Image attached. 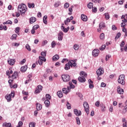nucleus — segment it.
I'll return each instance as SVG.
<instances>
[{"mask_svg": "<svg viewBox=\"0 0 127 127\" xmlns=\"http://www.w3.org/2000/svg\"><path fill=\"white\" fill-rule=\"evenodd\" d=\"M17 10L18 12L20 13L24 14L26 12V10H27V7H26V5L21 3L18 5Z\"/></svg>", "mask_w": 127, "mask_h": 127, "instance_id": "nucleus-1", "label": "nucleus"}, {"mask_svg": "<svg viewBox=\"0 0 127 127\" xmlns=\"http://www.w3.org/2000/svg\"><path fill=\"white\" fill-rule=\"evenodd\" d=\"M118 83H119V84H121V85H123L124 86L125 84V75L124 74L120 75L118 80Z\"/></svg>", "mask_w": 127, "mask_h": 127, "instance_id": "nucleus-2", "label": "nucleus"}, {"mask_svg": "<svg viewBox=\"0 0 127 127\" xmlns=\"http://www.w3.org/2000/svg\"><path fill=\"white\" fill-rule=\"evenodd\" d=\"M11 97L14 98V93H13V92H11L10 94L6 95L5 98L6 100H7V102H11Z\"/></svg>", "mask_w": 127, "mask_h": 127, "instance_id": "nucleus-3", "label": "nucleus"}, {"mask_svg": "<svg viewBox=\"0 0 127 127\" xmlns=\"http://www.w3.org/2000/svg\"><path fill=\"white\" fill-rule=\"evenodd\" d=\"M62 79L64 82H69L70 81V76L68 74H63Z\"/></svg>", "mask_w": 127, "mask_h": 127, "instance_id": "nucleus-4", "label": "nucleus"}, {"mask_svg": "<svg viewBox=\"0 0 127 127\" xmlns=\"http://www.w3.org/2000/svg\"><path fill=\"white\" fill-rule=\"evenodd\" d=\"M39 59V60H38V63L40 65H42L43 62H46V59L44 57L40 56Z\"/></svg>", "mask_w": 127, "mask_h": 127, "instance_id": "nucleus-5", "label": "nucleus"}, {"mask_svg": "<svg viewBox=\"0 0 127 127\" xmlns=\"http://www.w3.org/2000/svg\"><path fill=\"white\" fill-rule=\"evenodd\" d=\"M83 107L84 108L85 111L87 115H89V104L87 102H84L83 103Z\"/></svg>", "mask_w": 127, "mask_h": 127, "instance_id": "nucleus-6", "label": "nucleus"}, {"mask_svg": "<svg viewBox=\"0 0 127 127\" xmlns=\"http://www.w3.org/2000/svg\"><path fill=\"white\" fill-rule=\"evenodd\" d=\"M99 53H100V51H99V49H95L92 51V55L94 57L98 56Z\"/></svg>", "mask_w": 127, "mask_h": 127, "instance_id": "nucleus-7", "label": "nucleus"}, {"mask_svg": "<svg viewBox=\"0 0 127 127\" xmlns=\"http://www.w3.org/2000/svg\"><path fill=\"white\" fill-rule=\"evenodd\" d=\"M96 73L98 76H101V75H103V74H104V68H99L96 71Z\"/></svg>", "mask_w": 127, "mask_h": 127, "instance_id": "nucleus-8", "label": "nucleus"}, {"mask_svg": "<svg viewBox=\"0 0 127 127\" xmlns=\"http://www.w3.org/2000/svg\"><path fill=\"white\" fill-rule=\"evenodd\" d=\"M63 35H64V33L62 32H60L58 34V38L59 41H62L63 40Z\"/></svg>", "mask_w": 127, "mask_h": 127, "instance_id": "nucleus-9", "label": "nucleus"}, {"mask_svg": "<svg viewBox=\"0 0 127 127\" xmlns=\"http://www.w3.org/2000/svg\"><path fill=\"white\" fill-rule=\"evenodd\" d=\"M74 114L77 117H80V116L82 115V112L80 110H78L77 109H74Z\"/></svg>", "mask_w": 127, "mask_h": 127, "instance_id": "nucleus-10", "label": "nucleus"}, {"mask_svg": "<svg viewBox=\"0 0 127 127\" xmlns=\"http://www.w3.org/2000/svg\"><path fill=\"white\" fill-rule=\"evenodd\" d=\"M61 28L62 30H63V32H64V33H67V32H68V31H69V30L70 29L69 27L65 28V27H64V26H61Z\"/></svg>", "mask_w": 127, "mask_h": 127, "instance_id": "nucleus-11", "label": "nucleus"}, {"mask_svg": "<svg viewBox=\"0 0 127 127\" xmlns=\"http://www.w3.org/2000/svg\"><path fill=\"white\" fill-rule=\"evenodd\" d=\"M117 92L120 95H123L124 94V89L121 88L120 86L117 87Z\"/></svg>", "mask_w": 127, "mask_h": 127, "instance_id": "nucleus-12", "label": "nucleus"}, {"mask_svg": "<svg viewBox=\"0 0 127 127\" xmlns=\"http://www.w3.org/2000/svg\"><path fill=\"white\" fill-rule=\"evenodd\" d=\"M71 65H72V62H68V64H66L65 65L64 69L66 70H69V69H70V66H71Z\"/></svg>", "mask_w": 127, "mask_h": 127, "instance_id": "nucleus-13", "label": "nucleus"}, {"mask_svg": "<svg viewBox=\"0 0 127 127\" xmlns=\"http://www.w3.org/2000/svg\"><path fill=\"white\" fill-rule=\"evenodd\" d=\"M36 21V18L35 17H32L29 18V23L31 24H32V23H34Z\"/></svg>", "mask_w": 127, "mask_h": 127, "instance_id": "nucleus-14", "label": "nucleus"}, {"mask_svg": "<svg viewBox=\"0 0 127 127\" xmlns=\"http://www.w3.org/2000/svg\"><path fill=\"white\" fill-rule=\"evenodd\" d=\"M42 86L41 85H38L37 86V88L38 89V91H37V90H35V94H39V93H40V92H41V90H42Z\"/></svg>", "mask_w": 127, "mask_h": 127, "instance_id": "nucleus-15", "label": "nucleus"}, {"mask_svg": "<svg viewBox=\"0 0 127 127\" xmlns=\"http://www.w3.org/2000/svg\"><path fill=\"white\" fill-rule=\"evenodd\" d=\"M78 81L80 82V83H84V82H86V79L84 76H79L78 77Z\"/></svg>", "mask_w": 127, "mask_h": 127, "instance_id": "nucleus-16", "label": "nucleus"}, {"mask_svg": "<svg viewBox=\"0 0 127 127\" xmlns=\"http://www.w3.org/2000/svg\"><path fill=\"white\" fill-rule=\"evenodd\" d=\"M81 18L83 21H87L88 20V17H87L85 14H81Z\"/></svg>", "mask_w": 127, "mask_h": 127, "instance_id": "nucleus-17", "label": "nucleus"}, {"mask_svg": "<svg viewBox=\"0 0 127 127\" xmlns=\"http://www.w3.org/2000/svg\"><path fill=\"white\" fill-rule=\"evenodd\" d=\"M20 71L21 72H22V73H24V72H25L26 71V70H27V65H25L23 66H22L20 68Z\"/></svg>", "mask_w": 127, "mask_h": 127, "instance_id": "nucleus-18", "label": "nucleus"}, {"mask_svg": "<svg viewBox=\"0 0 127 127\" xmlns=\"http://www.w3.org/2000/svg\"><path fill=\"white\" fill-rule=\"evenodd\" d=\"M7 62L9 65L12 66V65H14L15 61H14V59H10V60H8Z\"/></svg>", "mask_w": 127, "mask_h": 127, "instance_id": "nucleus-19", "label": "nucleus"}, {"mask_svg": "<svg viewBox=\"0 0 127 127\" xmlns=\"http://www.w3.org/2000/svg\"><path fill=\"white\" fill-rule=\"evenodd\" d=\"M42 109V105L39 103L36 104V110L37 111H40Z\"/></svg>", "mask_w": 127, "mask_h": 127, "instance_id": "nucleus-20", "label": "nucleus"}, {"mask_svg": "<svg viewBox=\"0 0 127 127\" xmlns=\"http://www.w3.org/2000/svg\"><path fill=\"white\" fill-rule=\"evenodd\" d=\"M59 55H55L53 57V61H57V60H59Z\"/></svg>", "mask_w": 127, "mask_h": 127, "instance_id": "nucleus-21", "label": "nucleus"}, {"mask_svg": "<svg viewBox=\"0 0 127 127\" xmlns=\"http://www.w3.org/2000/svg\"><path fill=\"white\" fill-rule=\"evenodd\" d=\"M44 104H45L46 107H47V108H48V107H49V106H50V101L48 100H46L45 101Z\"/></svg>", "mask_w": 127, "mask_h": 127, "instance_id": "nucleus-22", "label": "nucleus"}, {"mask_svg": "<svg viewBox=\"0 0 127 127\" xmlns=\"http://www.w3.org/2000/svg\"><path fill=\"white\" fill-rule=\"evenodd\" d=\"M57 95H58L59 98H62V97H63V93L61 91H58L57 93Z\"/></svg>", "mask_w": 127, "mask_h": 127, "instance_id": "nucleus-23", "label": "nucleus"}, {"mask_svg": "<svg viewBox=\"0 0 127 127\" xmlns=\"http://www.w3.org/2000/svg\"><path fill=\"white\" fill-rule=\"evenodd\" d=\"M99 28L103 29L105 27H106V26H105V22H102L99 24Z\"/></svg>", "mask_w": 127, "mask_h": 127, "instance_id": "nucleus-24", "label": "nucleus"}, {"mask_svg": "<svg viewBox=\"0 0 127 127\" xmlns=\"http://www.w3.org/2000/svg\"><path fill=\"white\" fill-rule=\"evenodd\" d=\"M127 112V104H125V106L122 111V114H125Z\"/></svg>", "mask_w": 127, "mask_h": 127, "instance_id": "nucleus-25", "label": "nucleus"}, {"mask_svg": "<svg viewBox=\"0 0 127 127\" xmlns=\"http://www.w3.org/2000/svg\"><path fill=\"white\" fill-rule=\"evenodd\" d=\"M61 4L60 1H58L54 4L55 7H58Z\"/></svg>", "mask_w": 127, "mask_h": 127, "instance_id": "nucleus-26", "label": "nucleus"}, {"mask_svg": "<svg viewBox=\"0 0 127 127\" xmlns=\"http://www.w3.org/2000/svg\"><path fill=\"white\" fill-rule=\"evenodd\" d=\"M104 15L105 16V18L106 19V20L110 19V14H109V13H104Z\"/></svg>", "mask_w": 127, "mask_h": 127, "instance_id": "nucleus-27", "label": "nucleus"}, {"mask_svg": "<svg viewBox=\"0 0 127 127\" xmlns=\"http://www.w3.org/2000/svg\"><path fill=\"white\" fill-rule=\"evenodd\" d=\"M43 21L45 24H47V15H45L43 17Z\"/></svg>", "mask_w": 127, "mask_h": 127, "instance_id": "nucleus-28", "label": "nucleus"}, {"mask_svg": "<svg viewBox=\"0 0 127 127\" xmlns=\"http://www.w3.org/2000/svg\"><path fill=\"white\" fill-rule=\"evenodd\" d=\"M28 6L29 8H31V7L32 8H34L35 6V4L34 3H28Z\"/></svg>", "mask_w": 127, "mask_h": 127, "instance_id": "nucleus-29", "label": "nucleus"}, {"mask_svg": "<svg viewBox=\"0 0 127 127\" xmlns=\"http://www.w3.org/2000/svg\"><path fill=\"white\" fill-rule=\"evenodd\" d=\"M87 7L88 8H90V9L93 8V6H94V4H93L92 2H90L88 4H87Z\"/></svg>", "mask_w": 127, "mask_h": 127, "instance_id": "nucleus-30", "label": "nucleus"}, {"mask_svg": "<svg viewBox=\"0 0 127 127\" xmlns=\"http://www.w3.org/2000/svg\"><path fill=\"white\" fill-rule=\"evenodd\" d=\"M2 126L3 127H11V124H10V123H4L3 124Z\"/></svg>", "mask_w": 127, "mask_h": 127, "instance_id": "nucleus-31", "label": "nucleus"}, {"mask_svg": "<svg viewBox=\"0 0 127 127\" xmlns=\"http://www.w3.org/2000/svg\"><path fill=\"white\" fill-rule=\"evenodd\" d=\"M80 75L81 77H87V73H86V72H85L84 71H81L80 73Z\"/></svg>", "mask_w": 127, "mask_h": 127, "instance_id": "nucleus-32", "label": "nucleus"}, {"mask_svg": "<svg viewBox=\"0 0 127 127\" xmlns=\"http://www.w3.org/2000/svg\"><path fill=\"white\" fill-rule=\"evenodd\" d=\"M46 56V51L44 52H42L41 53V57H45Z\"/></svg>", "mask_w": 127, "mask_h": 127, "instance_id": "nucleus-33", "label": "nucleus"}, {"mask_svg": "<svg viewBox=\"0 0 127 127\" xmlns=\"http://www.w3.org/2000/svg\"><path fill=\"white\" fill-rule=\"evenodd\" d=\"M63 92L64 94H67V93H69V91L67 90V88H63Z\"/></svg>", "mask_w": 127, "mask_h": 127, "instance_id": "nucleus-34", "label": "nucleus"}, {"mask_svg": "<svg viewBox=\"0 0 127 127\" xmlns=\"http://www.w3.org/2000/svg\"><path fill=\"white\" fill-rule=\"evenodd\" d=\"M121 37V33H118L115 37V40L119 39Z\"/></svg>", "mask_w": 127, "mask_h": 127, "instance_id": "nucleus-35", "label": "nucleus"}, {"mask_svg": "<svg viewBox=\"0 0 127 127\" xmlns=\"http://www.w3.org/2000/svg\"><path fill=\"white\" fill-rule=\"evenodd\" d=\"M16 37H17V35L16 34H13L11 37V39L13 40V39L16 40Z\"/></svg>", "mask_w": 127, "mask_h": 127, "instance_id": "nucleus-36", "label": "nucleus"}, {"mask_svg": "<svg viewBox=\"0 0 127 127\" xmlns=\"http://www.w3.org/2000/svg\"><path fill=\"white\" fill-rule=\"evenodd\" d=\"M20 31V28L19 27H17L15 29V33H18L19 31Z\"/></svg>", "mask_w": 127, "mask_h": 127, "instance_id": "nucleus-37", "label": "nucleus"}, {"mask_svg": "<svg viewBox=\"0 0 127 127\" xmlns=\"http://www.w3.org/2000/svg\"><path fill=\"white\" fill-rule=\"evenodd\" d=\"M76 123L77 125H81V122L80 121V118H79V117H76Z\"/></svg>", "mask_w": 127, "mask_h": 127, "instance_id": "nucleus-38", "label": "nucleus"}, {"mask_svg": "<svg viewBox=\"0 0 127 127\" xmlns=\"http://www.w3.org/2000/svg\"><path fill=\"white\" fill-rule=\"evenodd\" d=\"M46 98L47 99V100H51V96H50V94H47L46 95Z\"/></svg>", "mask_w": 127, "mask_h": 127, "instance_id": "nucleus-39", "label": "nucleus"}, {"mask_svg": "<svg viewBox=\"0 0 127 127\" xmlns=\"http://www.w3.org/2000/svg\"><path fill=\"white\" fill-rule=\"evenodd\" d=\"M100 107H101L102 109L101 110L102 112H105V110L106 109V107H105V105L104 104L100 105Z\"/></svg>", "mask_w": 127, "mask_h": 127, "instance_id": "nucleus-40", "label": "nucleus"}, {"mask_svg": "<svg viewBox=\"0 0 127 127\" xmlns=\"http://www.w3.org/2000/svg\"><path fill=\"white\" fill-rule=\"evenodd\" d=\"M100 38L101 39V40H103V39H105V34L102 33L101 34L100 36Z\"/></svg>", "mask_w": 127, "mask_h": 127, "instance_id": "nucleus-41", "label": "nucleus"}, {"mask_svg": "<svg viewBox=\"0 0 127 127\" xmlns=\"http://www.w3.org/2000/svg\"><path fill=\"white\" fill-rule=\"evenodd\" d=\"M12 73H13V71H12V70H10V71H7L6 72L7 76H9V75H10V74H12Z\"/></svg>", "mask_w": 127, "mask_h": 127, "instance_id": "nucleus-42", "label": "nucleus"}, {"mask_svg": "<svg viewBox=\"0 0 127 127\" xmlns=\"http://www.w3.org/2000/svg\"><path fill=\"white\" fill-rule=\"evenodd\" d=\"M66 107L68 110L71 109V104H70L68 102H67Z\"/></svg>", "mask_w": 127, "mask_h": 127, "instance_id": "nucleus-43", "label": "nucleus"}, {"mask_svg": "<svg viewBox=\"0 0 127 127\" xmlns=\"http://www.w3.org/2000/svg\"><path fill=\"white\" fill-rule=\"evenodd\" d=\"M47 43H48V42L47 41V40L43 41L42 42V46H44V45H46Z\"/></svg>", "mask_w": 127, "mask_h": 127, "instance_id": "nucleus-44", "label": "nucleus"}, {"mask_svg": "<svg viewBox=\"0 0 127 127\" xmlns=\"http://www.w3.org/2000/svg\"><path fill=\"white\" fill-rule=\"evenodd\" d=\"M69 85L71 89H74V88H75V86H74V85H73V84H72V82H69Z\"/></svg>", "mask_w": 127, "mask_h": 127, "instance_id": "nucleus-45", "label": "nucleus"}, {"mask_svg": "<svg viewBox=\"0 0 127 127\" xmlns=\"http://www.w3.org/2000/svg\"><path fill=\"white\" fill-rule=\"evenodd\" d=\"M17 73L16 72H14V73H13L12 75V79H15V78H16V75H17Z\"/></svg>", "mask_w": 127, "mask_h": 127, "instance_id": "nucleus-46", "label": "nucleus"}, {"mask_svg": "<svg viewBox=\"0 0 127 127\" xmlns=\"http://www.w3.org/2000/svg\"><path fill=\"white\" fill-rule=\"evenodd\" d=\"M69 3L68 2H66L64 4V8H68V7H69Z\"/></svg>", "mask_w": 127, "mask_h": 127, "instance_id": "nucleus-47", "label": "nucleus"}, {"mask_svg": "<svg viewBox=\"0 0 127 127\" xmlns=\"http://www.w3.org/2000/svg\"><path fill=\"white\" fill-rule=\"evenodd\" d=\"M29 127H35V123H30L29 124Z\"/></svg>", "mask_w": 127, "mask_h": 127, "instance_id": "nucleus-48", "label": "nucleus"}, {"mask_svg": "<svg viewBox=\"0 0 127 127\" xmlns=\"http://www.w3.org/2000/svg\"><path fill=\"white\" fill-rule=\"evenodd\" d=\"M33 28L35 30H36V29H38V28H39V25H34V26L33 27Z\"/></svg>", "mask_w": 127, "mask_h": 127, "instance_id": "nucleus-49", "label": "nucleus"}, {"mask_svg": "<svg viewBox=\"0 0 127 127\" xmlns=\"http://www.w3.org/2000/svg\"><path fill=\"white\" fill-rule=\"evenodd\" d=\"M51 45H52V48H54V47H55V46L56 45V43L54 41H53L52 42Z\"/></svg>", "mask_w": 127, "mask_h": 127, "instance_id": "nucleus-50", "label": "nucleus"}, {"mask_svg": "<svg viewBox=\"0 0 127 127\" xmlns=\"http://www.w3.org/2000/svg\"><path fill=\"white\" fill-rule=\"evenodd\" d=\"M95 106L97 107V108H99L100 107V101H97L95 103Z\"/></svg>", "mask_w": 127, "mask_h": 127, "instance_id": "nucleus-51", "label": "nucleus"}, {"mask_svg": "<svg viewBox=\"0 0 127 127\" xmlns=\"http://www.w3.org/2000/svg\"><path fill=\"white\" fill-rule=\"evenodd\" d=\"M77 65V64L76 63H72L71 62V65H70V67H76Z\"/></svg>", "mask_w": 127, "mask_h": 127, "instance_id": "nucleus-52", "label": "nucleus"}, {"mask_svg": "<svg viewBox=\"0 0 127 127\" xmlns=\"http://www.w3.org/2000/svg\"><path fill=\"white\" fill-rule=\"evenodd\" d=\"M120 50H121V52H124V51H125V52H127V48H121Z\"/></svg>", "mask_w": 127, "mask_h": 127, "instance_id": "nucleus-53", "label": "nucleus"}, {"mask_svg": "<svg viewBox=\"0 0 127 127\" xmlns=\"http://www.w3.org/2000/svg\"><path fill=\"white\" fill-rule=\"evenodd\" d=\"M111 57H112L111 56V55H107L106 57V61H108V60H109V58H111Z\"/></svg>", "mask_w": 127, "mask_h": 127, "instance_id": "nucleus-54", "label": "nucleus"}, {"mask_svg": "<svg viewBox=\"0 0 127 127\" xmlns=\"http://www.w3.org/2000/svg\"><path fill=\"white\" fill-rule=\"evenodd\" d=\"M106 86H107V84H106V83H105L104 82L101 83V87H102L104 88V87H106Z\"/></svg>", "mask_w": 127, "mask_h": 127, "instance_id": "nucleus-55", "label": "nucleus"}, {"mask_svg": "<svg viewBox=\"0 0 127 127\" xmlns=\"http://www.w3.org/2000/svg\"><path fill=\"white\" fill-rule=\"evenodd\" d=\"M31 81V79L29 78L28 79L26 80L25 82V84H28Z\"/></svg>", "mask_w": 127, "mask_h": 127, "instance_id": "nucleus-56", "label": "nucleus"}, {"mask_svg": "<svg viewBox=\"0 0 127 127\" xmlns=\"http://www.w3.org/2000/svg\"><path fill=\"white\" fill-rule=\"evenodd\" d=\"M92 12H97V7H94V8H93L92 7Z\"/></svg>", "mask_w": 127, "mask_h": 127, "instance_id": "nucleus-57", "label": "nucleus"}, {"mask_svg": "<svg viewBox=\"0 0 127 127\" xmlns=\"http://www.w3.org/2000/svg\"><path fill=\"white\" fill-rule=\"evenodd\" d=\"M7 24H12V21L10 20H8L7 21Z\"/></svg>", "mask_w": 127, "mask_h": 127, "instance_id": "nucleus-58", "label": "nucleus"}, {"mask_svg": "<svg viewBox=\"0 0 127 127\" xmlns=\"http://www.w3.org/2000/svg\"><path fill=\"white\" fill-rule=\"evenodd\" d=\"M22 125H23V123H22V122L20 121L18 123V126H19V127H21L22 126Z\"/></svg>", "mask_w": 127, "mask_h": 127, "instance_id": "nucleus-59", "label": "nucleus"}, {"mask_svg": "<svg viewBox=\"0 0 127 127\" xmlns=\"http://www.w3.org/2000/svg\"><path fill=\"white\" fill-rule=\"evenodd\" d=\"M125 46V41H123L120 45L121 47H124Z\"/></svg>", "mask_w": 127, "mask_h": 127, "instance_id": "nucleus-60", "label": "nucleus"}, {"mask_svg": "<svg viewBox=\"0 0 127 127\" xmlns=\"http://www.w3.org/2000/svg\"><path fill=\"white\" fill-rule=\"evenodd\" d=\"M112 28L113 30H117V27L115 25H112Z\"/></svg>", "mask_w": 127, "mask_h": 127, "instance_id": "nucleus-61", "label": "nucleus"}, {"mask_svg": "<svg viewBox=\"0 0 127 127\" xmlns=\"http://www.w3.org/2000/svg\"><path fill=\"white\" fill-rule=\"evenodd\" d=\"M89 88L90 89H93L94 88V85L93 84H90L89 85Z\"/></svg>", "mask_w": 127, "mask_h": 127, "instance_id": "nucleus-62", "label": "nucleus"}, {"mask_svg": "<svg viewBox=\"0 0 127 127\" xmlns=\"http://www.w3.org/2000/svg\"><path fill=\"white\" fill-rule=\"evenodd\" d=\"M26 61V60H25V59L22 60L20 63L21 65H22V64H24V63H25Z\"/></svg>", "mask_w": 127, "mask_h": 127, "instance_id": "nucleus-63", "label": "nucleus"}, {"mask_svg": "<svg viewBox=\"0 0 127 127\" xmlns=\"http://www.w3.org/2000/svg\"><path fill=\"white\" fill-rule=\"evenodd\" d=\"M126 26V23L122 22L121 23V27H125Z\"/></svg>", "mask_w": 127, "mask_h": 127, "instance_id": "nucleus-64", "label": "nucleus"}]
</instances>
